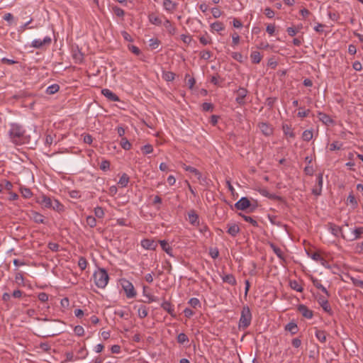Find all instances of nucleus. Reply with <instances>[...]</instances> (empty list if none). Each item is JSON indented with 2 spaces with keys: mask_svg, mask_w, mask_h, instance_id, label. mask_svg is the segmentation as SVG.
<instances>
[{
  "mask_svg": "<svg viewBox=\"0 0 363 363\" xmlns=\"http://www.w3.org/2000/svg\"><path fill=\"white\" fill-rule=\"evenodd\" d=\"M8 135L10 140L16 145H21L28 143V139L26 135V130L19 123H11Z\"/></svg>",
  "mask_w": 363,
  "mask_h": 363,
  "instance_id": "nucleus-1",
  "label": "nucleus"
},
{
  "mask_svg": "<svg viewBox=\"0 0 363 363\" xmlns=\"http://www.w3.org/2000/svg\"><path fill=\"white\" fill-rule=\"evenodd\" d=\"M95 284L99 287L104 289L108 284L109 277L107 271L104 268H99L98 271L94 274Z\"/></svg>",
  "mask_w": 363,
  "mask_h": 363,
  "instance_id": "nucleus-2",
  "label": "nucleus"
},
{
  "mask_svg": "<svg viewBox=\"0 0 363 363\" xmlns=\"http://www.w3.org/2000/svg\"><path fill=\"white\" fill-rule=\"evenodd\" d=\"M252 320V313L249 306H243L240 318L239 320V328L242 329H246L248 328L251 323Z\"/></svg>",
  "mask_w": 363,
  "mask_h": 363,
  "instance_id": "nucleus-3",
  "label": "nucleus"
},
{
  "mask_svg": "<svg viewBox=\"0 0 363 363\" xmlns=\"http://www.w3.org/2000/svg\"><path fill=\"white\" fill-rule=\"evenodd\" d=\"M121 284L125 293L127 298H132L135 297V296L137 295L136 291L133 284L130 281L125 279H122L121 280Z\"/></svg>",
  "mask_w": 363,
  "mask_h": 363,
  "instance_id": "nucleus-4",
  "label": "nucleus"
},
{
  "mask_svg": "<svg viewBox=\"0 0 363 363\" xmlns=\"http://www.w3.org/2000/svg\"><path fill=\"white\" fill-rule=\"evenodd\" d=\"M47 208H52L58 213L65 210L64 206L58 200L48 196H47Z\"/></svg>",
  "mask_w": 363,
  "mask_h": 363,
  "instance_id": "nucleus-5",
  "label": "nucleus"
},
{
  "mask_svg": "<svg viewBox=\"0 0 363 363\" xmlns=\"http://www.w3.org/2000/svg\"><path fill=\"white\" fill-rule=\"evenodd\" d=\"M57 324V323L53 320L47 324V337H53L62 333L61 328L55 327Z\"/></svg>",
  "mask_w": 363,
  "mask_h": 363,
  "instance_id": "nucleus-6",
  "label": "nucleus"
},
{
  "mask_svg": "<svg viewBox=\"0 0 363 363\" xmlns=\"http://www.w3.org/2000/svg\"><path fill=\"white\" fill-rule=\"evenodd\" d=\"M323 173L317 174L316 184L312 189V194L315 196H320L323 188Z\"/></svg>",
  "mask_w": 363,
  "mask_h": 363,
  "instance_id": "nucleus-7",
  "label": "nucleus"
},
{
  "mask_svg": "<svg viewBox=\"0 0 363 363\" xmlns=\"http://www.w3.org/2000/svg\"><path fill=\"white\" fill-rule=\"evenodd\" d=\"M251 207V202L247 197H242L235 203V208L238 210L246 211Z\"/></svg>",
  "mask_w": 363,
  "mask_h": 363,
  "instance_id": "nucleus-8",
  "label": "nucleus"
},
{
  "mask_svg": "<svg viewBox=\"0 0 363 363\" xmlns=\"http://www.w3.org/2000/svg\"><path fill=\"white\" fill-rule=\"evenodd\" d=\"M248 93L247 89L244 87H240L237 91V97L235 101L240 106L245 104V99Z\"/></svg>",
  "mask_w": 363,
  "mask_h": 363,
  "instance_id": "nucleus-9",
  "label": "nucleus"
},
{
  "mask_svg": "<svg viewBox=\"0 0 363 363\" xmlns=\"http://www.w3.org/2000/svg\"><path fill=\"white\" fill-rule=\"evenodd\" d=\"M298 311L302 315L303 317L311 319L313 316V312L309 309L306 306L300 304L297 308Z\"/></svg>",
  "mask_w": 363,
  "mask_h": 363,
  "instance_id": "nucleus-10",
  "label": "nucleus"
},
{
  "mask_svg": "<svg viewBox=\"0 0 363 363\" xmlns=\"http://www.w3.org/2000/svg\"><path fill=\"white\" fill-rule=\"evenodd\" d=\"M258 127L265 136H269L273 134L274 128L272 125H269L267 123H259L258 124Z\"/></svg>",
  "mask_w": 363,
  "mask_h": 363,
  "instance_id": "nucleus-11",
  "label": "nucleus"
},
{
  "mask_svg": "<svg viewBox=\"0 0 363 363\" xmlns=\"http://www.w3.org/2000/svg\"><path fill=\"white\" fill-rule=\"evenodd\" d=\"M318 302L323 308L324 311L328 313L329 314H332V309L326 297L320 296L318 298Z\"/></svg>",
  "mask_w": 363,
  "mask_h": 363,
  "instance_id": "nucleus-12",
  "label": "nucleus"
},
{
  "mask_svg": "<svg viewBox=\"0 0 363 363\" xmlns=\"http://www.w3.org/2000/svg\"><path fill=\"white\" fill-rule=\"evenodd\" d=\"M161 308L167 311L172 318L177 317L174 312V307L169 301H164L161 304Z\"/></svg>",
  "mask_w": 363,
  "mask_h": 363,
  "instance_id": "nucleus-13",
  "label": "nucleus"
},
{
  "mask_svg": "<svg viewBox=\"0 0 363 363\" xmlns=\"http://www.w3.org/2000/svg\"><path fill=\"white\" fill-rule=\"evenodd\" d=\"M188 220L189 222L194 226H197L199 225V215L194 210H191L188 213Z\"/></svg>",
  "mask_w": 363,
  "mask_h": 363,
  "instance_id": "nucleus-14",
  "label": "nucleus"
},
{
  "mask_svg": "<svg viewBox=\"0 0 363 363\" xmlns=\"http://www.w3.org/2000/svg\"><path fill=\"white\" fill-rule=\"evenodd\" d=\"M141 245L143 248L146 250H155L156 247H157V243L153 240L143 239L141 241Z\"/></svg>",
  "mask_w": 363,
  "mask_h": 363,
  "instance_id": "nucleus-15",
  "label": "nucleus"
},
{
  "mask_svg": "<svg viewBox=\"0 0 363 363\" xmlns=\"http://www.w3.org/2000/svg\"><path fill=\"white\" fill-rule=\"evenodd\" d=\"M101 94L106 96L111 101H119V97L108 89H104L101 90Z\"/></svg>",
  "mask_w": 363,
  "mask_h": 363,
  "instance_id": "nucleus-16",
  "label": "nucleus"
},
{
  "mask_svg": "<svg viewBox=\"0 0 363 363\" xmlns=\"http://www.w3.org/2000/svg\"><path fill=\"white\" fill-rule=\"evenodd\" d=\"M72 58L75 63L80 64L83 62L84 54L79 50L78 48L72 49Z\"/></svg>",
  "mask_w": 363,
  "mask_h": 363,
  "instance_id": "nucleus-17",
  "label": "nucleus"
},
{
  "mask_svg": "<svg viewBox=\"0 0 363 363\" xmlns=\"http://www.w3.org/2000/svg\"><path fill=\"white\" fill-rule=\"evenodd\" d=\"M329 230L330 231V233L335 235V236H338L339 234H341V236L345 238V235L342 234V228L338 226V225H336L335 224H333V223H330L329 224Z\"/></svg>",
  "mask_w": 363,
  "mask_h": 363,
  "instance_id": "nucleus-18",
  "label": "nucleus"
},
{
  "mask_svg": "<svg viewBox=\"0 0 363 363\" xmlns=\"http://www.w3.org/2000/svg\"><path fill=\"white\" fill-rule=\"evenodd\" d=\"M222 280L225 283H228L231 286H235L237 281L235 276L233 274H225L222 277Z\"/></svg>",
  "mask_w": 363,
  "mask_h": 363,
  "instance_id": "nucleus-19",
  "label": "nucleus"
},
{
  "mask_svg": "<svg viewBox=\"0 0 363 363\" xmlns=\"http://www.w3.org/2000/svg\"><path fill=\"white\" fill-rule=\"evenodd\" d=\"M87 355L88 351L86 350L85 345H84L77 350L76 359H77V360L84 359L87 357Z\"/></svg>",
  "mask_w": 363,
  "mask_h": 363,
  "instance_id": "nucleus-20",
  "label": "nucleus"
},
{
  "mask_svg": "<svg viewBox=\"0 0 363 363\" xmlns=\"http://www.w3.org/2000/svg\"><path fill=\"white\" fill-rule=\"evenodd\" d=\"M282 130L284 135L290 138H294L296 137L295 133L293 131L291 125L287 124H283Z\"/></svg>",
  "mask_w": 363,
  "mask_h": 363,
  "instance_id": "nucleus-21",
  "label": "nucleus"
},
{
  "mask_svg": "<svg viewBox=\"0 0 363 363\" xmlns=\"http://www.w3.org/2000/svg\"><path fill=\"white\" fill-rule=\"evenodd\" d=\"M159 242L162 249L169 256L174 257L172 255V248L169 246V243L166 240H160Z\"/></svg>",
  "mask_w": 363,
  "mask_h": 363,
  "instance_id": "nucleus-22",
  "label": "nucleus"
},
{
  "mask_svg": "<svg viewBox=\"0 0 363 363\" xmlns=\"http://www.w3.org/2000/svg\"><path fill=\"white\" fill-rule=\"evenodd\" d=\"M228 229L227 233L233 237H235L240 232V228L236 224L228 225Z\"/></svg>",
  "mask_w": 363,
  "mask_h": 363,
  "instance_id": "nucleus-23",
  "label": "nucleus"
},
{
  "mask_svg": "<svg viewBox=\"0 0 363 363\" xmlns=\"http://www.w3.org/2000/svg\"><path fill=\"white\" fill-rule=\"evenodd\" d=\"M318 118L320 121H322L325 125H330L333 123V120L326 113L319 112Z\"/></svg>",
  "mask_w": 363,
  "mask_h": 363,
  "instance_id": "nucleus-24",
  "label": "nucleus"
},
{
  "mask_svg": "<svg viewBox=\"0 0 363 363\" xmlns=\"http://www.w3.org/2000/svg\"><path fill=\"white\" fill-rule=\"evenodd\" d=\"M163 6L167 11L173 12L177 9V4L173 3L171 0H164Z\"/></svg>",
  "mask_w": 363,
  "mask_h": 363,
  "instance_id": "nucleus-25",
  "label": "nucleus"
},
{
  "mask_svg": "<svg viewBox=\"0 0 363 363\" xmlns=\"http://www.w3.org/2000/svg\"><path fill=\"white\" fill-rule=\"evenodd\" d=\"M149 21L155 26L162 25V20L155 13H151L148 15Z\"/></svg>",
  "mask_w": 363,
  "mask_h": 363,
  "instance_id": "nucleus-26",
  "label": "nucleus"
},
{
  "mask_svg": "<svg viewBox=\"0 0 363 363\" xmlns=\"http://www.w3.org/2000/svg\"><path fill=\"white\" fill-rule=\"evenodd\" d=\"M285 330L286 331H289L291 333V335H295L298 333V326L296 325V323H294V322H290L286 326H285Z\"/></svg>",
  "mask_w": 363,
  "mask_h": 363,
  "instance_id": "nucleus-27",
  "label": "nucleus"
},
{
  "mask_svg": "<svg viewBox=\"0 0 363 363\" xmlns=\"http://www.w3.org/2000/svg\"><path fill=\"white\" fill-rule=\"evenodd\" d=\"M315 335L322 343H325L327 340L326 332L324 330H316Z\"/></svg>",
  "mask_w": 363,
  "mask_h": 363,
  "instance_id": "nucleus-28",
  "label": "nucleus"
},
{
  "mask_svg": "<svg viewBox=\"0 0 363 363\" xmlns=\"http://www.w3.org/2000/svg\"><path fill=\"white\" fill-rule=\"evenodd\" d=\"M270 247L279 259L284 260V253L280 247H277L274 243L270 244Z\"/></svg>",
  "mask_w": 363,
  "mask_h": 363,
  "instance_id": "nucleus-29",
  "label": "nucleus"
},
{
  "mask_svg": "<svg viewBox=\"0 0 363 363\" xmlns=\"http://www.w3.org/2000/svg\"><path fill=\"white\" fill-rule=\"evenodd\" d=\"M353 237L351 238L350 240H354L359 239L363 234V227H358L352 230Z\"/></svg>",
  "mask_w": 363,
  "mask_h": 363,
  "instance_id": "nucleus-30",
  "label": "nucleus"
},
{
  "mask_svg": "<svg viewBox=\"0 0 363 363\" xmlns=\"http://www.w3.org/2000/svg\"><path fill=\"white\" fill-rule=\"evenodd\" d=\"M250 58L252 63L259 64L262 60L260 52L258 51H252L250 54Z\"/></svg>",
  "mask_w": 363,
  "mask_h": 363,
  "instance_id": "nucleus-31",
  "label": "nucleus"
},
{
  "mask_svg": "<svg viewBox=\"0 0 363 363\" xmlns=\"http://www.w3.org/2000/svg\"><path fill=\"white\" fill-rule=\"evenodd\" d=\"M211 28L217 32L223 31L225 29L224 24L220 21H216L211 25Z\"/></svg>",
  "mask_w": 363,
  "mask_h": 363,
  "instance_id": "nucleus-32",
  "label": "nucleus"
},
{
  "mask_svg": "<svg viewBox=\"0 0 363 363\" xmlns=\"http://www.w3.org/2000/svg\"><path fill=\"white\" fill-rule=\"evenodd\" d=\"M239 216H241L246 222L250 223L254 227H258V223L254 218L250 216H246L242 213H239Z\"/></svg>",
  "mask_w": 363,
  "mask_h": 363,
  "instance_id": "nucleus-33",
  "label": "nucleus"
},
{
  "mask_svg": "<svg viewBox=\"0 0 363 363\" xmlns=\"http://www.w3.org/2000/svg\"><path fill=\"white\" fill-rule=\"evenodd\" d=\"M138 314L140 318H145L148 314V308L145 306L141 305L138 308Z\"/></svg>",
  "mask_w": 363,
  "mask_h": 363,
  "instance_id": "nucleus-34",
  "label": "nucleus"
},
{
  "mask_svg": "<svg viewBox=\"0 0 363 363\" xmlns=\"http://www.w3.org/2000/svg\"><path fill=\"white\" fill-rule=\"evenodd\" d=\"M129 182V177L127 174L123 173L121 177L118 184L121 185V187H125Z\"/></svg>",
  "mask_w": 363,
  "mask_h": 363,
  "instance_id": "nucleus-35",
  "label": "nucleus"
},
{
  "mask_svg": "<svg viewBox=\"0 0 363 363\" xmlns=\"http://www.w3.org/2000/svg\"><path fill=\"white\" fill-rule=\"evenodd\" d=\"M60 90V86L57 84H52L47 86V94H54Z\"/></svg>",
  "mask_w": 363,
  "mask_h": 363,
  "instance_id": "nucleus-36",
  "label": "nucleus"
},
{
  "mask_svg": "<svg viewBox=\"0 0 363 363\" xmlns=\"http://www.w3.org/2000/svg\"><path fill=\"white\" fill-rule=\"evenodd\" d=\"M177 340L178 343L182 345L184 343H188L189 341L188 336L184 333H181L177 335Z\"/></svg>",
  "mask_w": 363,
  "mask_h": 363,
  "instance_id": "nucleus-37",
  "label": "nucleus"
},
{
  "mask_svg": "<svg viewBox=\"0 0 363 363\" xmlns=\"http://www.w3.org/2000/svg\"><path fill=\"white\" fill-rule=\"evenodd\" d=\"M164 26L167 28L169 34H174L176 28L172 25L169 20L166 19L164 23Z\"/></svg>",
  "mask_w": 363,
  "mask_h": 363,
  "instance_id": "nucleus-38",
  "label": "nucleus"
},
{
  "mask_svg": "<svg viewBox=\"0 0 363 363\" xmlns=\"http://www.w3.org/2000/svg\"><path fill=\"white\" fill-rule=\"evenodd\" d=\"M313 138V132L311 130H306L302 133V139L304 141H310Z\"/></svg>",
  "mask_w": 363,
  "mask_h": 363,
  "instance_id": "nucleus-39",
  "label": "nucleus"
},
{
  "mask_svg": "<svg viewBox=\"0 0 363 363\" xmlns=\"http://www.w3.org/2000/svg\"><path fill=\"white\" fill-rule=\"evenodd\" d=\"M94 215H95V217H96L98 218H103L105 215L104 208L101 206L96 207L94 208Z\"/></svg>",
  "mask_w": 363,
  "mask_h": 363,
  "instance_id": "nucleus-40",
  "label": "nucleus"
},
{
  "mask_svg": "<svg viewBox=\"0 0 363 363\" xmlns=\"http://www.w3.org/2000/svg\"><path fill=\"white\" fill-rule=\"evenodd\" d=\"M176 74L172 72H165L163 73L162 77L167 82H172L175 79Z\"/></svg>",
  "mask_w": 363,
  "mask_h": 363,
  "instance_id": "nucleus-41",
  "label": "nucleus"
},
{
  "mask_svg": "<svg viewBox=\"0 0 363 363\" xmlns=\"http://www.w3.org/2000/svg\"><path fill=\"white\" fill-rule=\"evenodd\" d=\"M120 144L121 147L125 150H129L132 146L126 138H122Z\"/></svg>",
  "mask_w": 363,
  "mask_h": 363,
  "instance_id": "nucleus-42",
  "label": "nucleus"
},
{
  "mask_svg": "<svg viewBox=\"0 0 363 363\" xmlns=\"http://www.w3.org/2000/svg\"><path fill=\"white\" fill-rule=\"evenodd\" d=\"M86 224L91 228L96 227V219L94 216H88L86 219Z\"/></svg>",
  "mask_w": 363,
  "mask_h": 363,
  "instance_id": "nucleus-43",
  "label": "nucleus"
},
{
  "mask_svg": "<svg viewBox=\"0 0 363 363\" xmlns=\"http://www.w3.org/2000/svg\"><path fill=\"white\" fill-rule=\"evenodd\" d=\"M231 37H232V46L233 47L237 46L239 44L240 40L239 35L238 34V33L234 31L231 34Z\"/></svg>",
  "mask_w": 363,
  "mask_h": 363,
  "instance_id": "nucleus-44",
  "label": "nucleus"
},
{
  "mask_svg": "<svg viewBox=\"0 0 363 363\" xmlns=\"http://www.w3.org/2000/svg\"><path fill=\"white\" fill-rule=\"evenodd\" d=\"M188 303L194 308L201 307V302L197 298H190Z\"/></svg>",
  "mask_w": 363,
  "mask_h": 363,
  "instance_id": "nucleus-45",
  "label": "nucleus"
},
{
  "mask_svg": "<svg viewBox=\"0 0 363 363\" xmlns=\"http://www.w3.org/2000/svg\"><path fill=\"white\" fill-rule=\"evenodd\" d=\"M21 193L22 196L26 199L30 198L33 195L30 189L26 187H21Z\"/></svg>",
  "mask_w": 363,
  "mask_h": 363,
  "instance_id": "nucleus-46",
  "label": "nucleus"
},
{
  "mask_svg": "<svg viewBox=\"0 0 363 363\" xmlns=\"http://www.w3.org/2000/svg\"><path fill=\"white\" fill-rule=\"evenodd\" d=\"M306 253L308 257L316 262H319V260L321 259L322 256L318 252H310L309 251H307Z\"/></svg>",
  "mask_w": 363,
  "mask_h": 363,
  "instance_id": "nucleus-47",
  "label": "nucleus"
},
{
  "mask_svg": "<svg viewBox=\"0 0 363 363\" xmlns=\"http://www.w3.org/2000/svg\"><path fill=\"white\" fill-rule=\"evenodd\" d=\"M199 41L203 45L211 43V39L207 34L200 36Z\"/></svg>",
  "mask_w": 363,
  "mask_h": 363,
  "instance_id": "nucleus-48",
  "label": "nucleus"
},
{
  "mask_svg": "<svg viewBox=\"0 0 363 363\" xmlns=\"http://www.w3.org/2000/svg\"><path fill=\"white\" fill-rule=\"evenodd\" d=\"M113 11L118 17H123L125 15L124 10L117 6L113 7Z\"/></svg>",
  "mask_w": 363,
  "mask_h": 363,
  "instance_id": "nucleus-49",
  "label": "nucleus"
},
{
  "mask_svg": "<svg viewBox=\"0 0 363 363\" xmlns=\"http://www.w3.org/2000/svg\"><path fill=\"white\" fill-rule=\"evenodd\" d=\"M290 286L294 290L298 292H302L303 290V287L295 280L290 282Z\"/></svg>",
  "mask_w": 363,
  "mask_h": 363,
  "instance_id": "nucleus-50",
  "label": "nucleus"
},
{
  "mask_svg": "<svg viewBox=\"0 0 363 363\" xmlns=\"http://www.w3.org/2000/svg\"><path fill=\"white\" fill-rule=\"evenodd\" d=\"M15 281L18 285H24V279L21 272H17L16 274Z\"/></svg>",
  "mask_w": 363,
  "mask_h": 363,
  "instance_id": "nucleus-51",
  "label": "nucleus"
},
{
  "mask_svg": "<svg viewBox=\"0 0 363 363\" xmlns=\"http://www.w3.org/2000/svg\"><path fill=\"white\" fill-rule=\"evenodd\" d=\"M231 57L236 61L242 63L243 62V56L240 52H233L231 53Z\"/></svg>",
  "mask_w": 363,
  "mask_h": 363,
  "instance_id": "nucleus-52",
  "label": "nucleus"
},
{
  "mask_svg": "<svg viewBox=\"0 0 363 363\" xmlns=\"http://www.w3.org/2000/svg\"><path fill=\"white\" fill-rule=\"evenodd\" d=\"M78 266L81 270H84L87 266V261L85 257H80L78 261Z\"/></svg>",
  "mask_w": 363,
  "mask_h": 363,
  "instance_id": "nucleus-53",
  "label": "nucleus"
},
{
  "mask_svg": "<svg viewBox=\"0 0 363 363\" xmlns=\"http://www.w3.org/2000/svg\"><path fill=\"white\" fill-rule=\"evenodd\" d=\"M44 43H45V38L43 40L35 39L32 41V46L36 48H40Z\"/></svg>",
  "mask_w": 363,
  "mask_h": 363,
  "instance_id": "nucleus-54",
  "label": "nucleus"
},
{
  "mask_svg": "<svg viewBox=\"0 0 363 363\" xmlns=\"http://www.w3.org/2000/svg\"><path fill=\"white\" fill-rule=\"evenodd\" d=\"M202 110L203 111H211L212 112L214 109L213 104L211 103L204 102L202 104Z\"/></svg>",
  "mask_w": 363,
  "mask_h": 363,
  "instance_id": "nucleus-55",
  "label": "nucleus"
},
{
  "mask_svg": "<svg viewBox=\"0 0 363 363\" xmlns=\"http://www.w3.org/2000/svg\"><path fill=\"white\" fill-rule=\"evenodd\" d=\"M141 150L144 155H147L153 152V147L150 145H145L141 147Z\"/></svg>",
  "mask_w": 363,
  "mask_h": 363,
  "instance_id": "nucleus-56",
  "label": "nucleus"
},
{
  "mask_svg": "<svg viewBox=\"0 0 363 363\" xmlns=\"http://www.w3.org/2000/svg\"><path fill=\"white\" fill-rule=\"evenodd\" d=\"M160 44V40L157 38H151L150 40V47L152 49H157Z\"/></svg>",
  "mask_w": 363,
  "mask_h": 363,
  "instance_id": "nucleus-57",
  "label": "nucleus"
},
{
  "mask_svg": "<svg viewBox=\"0 0 363 363\" xmlns=\"http://www.w3.org/2000/svg\"><path fill=\"white\" fill-rule=\"evenodd\" d=\"M276 216H269V220L271 222L272 224L280 226V227H286V225L283 224L281 221H277L276 220Z\"/></svg>",
  "mask_w": 363,
  "mask_h": 363,
  "instance_id": "nucleus-58",
  "label": "nucleus"
},
{
  "mask_svg": "<svg viewBox=\"0 0 363 363\" xmlns=\"http://www.w3.org/2000/svg\"><path fill=\"white\" fill-rule=\"evenodd\" d=\"M186 79H187V84L189 87V89H192L196 83V80L194 77H190L189 74H186L185 76Z\"/></svg>",
  "mask_w": 363,
  "mask_h": 363,
  "instance_id": "nucleus-59",
  "label": "nucleus"
},
{
  "mask_svg": "<svg viewBox=\"0 0 363 363\" xmlns=\"http://www.w3.org/2000/svg\"><path fill=\"white\" fill-rule=\"evenodd\" d=\"M33 219L36 223H43L44 216L38 213L35 212L33 214Z\"/></svg>",
  "mask_w": 363,
  "mask_h": 363,
  "instance_id": "nucleus-60",
  "label": "nucleus"
},
{
  "mask_svg": "<svg viewBox=\"0 0 363 363\" xmlns=\"http://www.w3.org/2000/svg\"><path fill=\"white\" fill-rule=\"evenodd\" d=\"M347 201L351 203L353 206L356 207L357 206V201L352 193H350L347 199Z\"/></svg>",
  "mask_w": 363,
  "mask_h": 363,
  "instance_id": "nucleus-61",
  "label": "nucleus"
},
{
  "mask_svg": "<svg viewBox=\"0 0 363 363\" xmlns=\"http://www.w3.org/2000/svg\"><path fill=\"white\" fill-rule=\"evenodd\" d=\"M128 50L132 52L135 55H139L141 53L140 50L135 45H129L128 46Z\"/></svg>",
  "mask_w": 363,
  "mask_h": 363,
  "instance_id": "nucleus-62",
  "label": "nucleus"
},
{
  "mask_svg": "<svg viewBox=\"0 0 363 363\" xmlns=\"http://www.w3.org/2000/svg\"><path fill=\"white\" fill-rule=\"evenodd\" d=\"M110 168V162L104 160L100 164V169L103 171H106Z\"/></svg>",
  "mask_w": 363,
  "mask_h": 363,
  "instance_id": "nucleus-63",
  "label": "nucleus"
},
{
  "mask_svg": "<svg viewBox=\"0 0 363 363\" xmlns=\"http://www.w3.org/2000/svg\"><path fill=\"white\" fill-rule=\"evenodd\" d=\"M277 101L276 97H268L266 99L265 104L272 108L274 106V103Z\"/></svg>",
  "mask_w": 363,
  "mask_h": 363,
  "instance_id": "nucleus-64",
  "label": "nucleus"
}]
</instances>
